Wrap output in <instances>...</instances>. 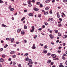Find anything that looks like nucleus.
<instances>
[{
  "instance_id": "1",
  "label": "nucleus",
  "mask_w": 67,
  "mask_h": 67,
  "mask_svg": "<svg viewBox=\"0 0 67 67\" xmlns=\"http://www.w3.org/2000/svg\"><path fill=\"white\" fill-rule=\"evenodd\" d=\"M51 56L53 58H55L57 57L56 55L55 54H52L51 55Z\"/></svg>"
},
{
  "instance_id": "2",
  "label": "nucleus",
  "mask_w": 67,
  "mask_h": 67,
  "mask_svg": "<svg viewBox=\"0 0 67 67\" xmlns=\"http://www.w3.org/2000/svg\"><path fill=\"white\" fill-rule=\"evenodd\" d=\"M49 36H50L51 39H53L54 38V36H53V35H52V34H50L49 35Z\"/></svg>"
},
{
  "instance_id": "3",
  "label": "nucleus",
  "mask_w": 67,
  "mask_h": 67,
  "mask_svg": "<svg viewBox=\"0 0 67 67\" xmlns=\"http://www.w3.org/2000/svg\"><path fill=\"white\" fill-rule=\"evenodd\" d=\"M4 61V59L3 58H1L0 59V62H3Z\"/></svg>"
},
{
  "instance_id": "4",
  "label": "nucleus",
  "mask_w": 67,
  "mask_h": 67,
  "mask_svg": "<svg viewBox=\"0 0 67 67\" xmlns=\"http://www.w3.org/2000/svg\"><path fill=\"white\" fill-rule=\"evenodd\" d=\"M34 10L35 11H39V9H38L37 8H34Z\"/></svg>"
},
{
  "instance_id": "5",
  "label": "nucleus",
  "mask_w": 67,
  "mask_h": 67,
  "mask_svg": "<svg viewBox=\"0 0 67 67\" xmlns=\"http://www.w3.org/2000/svg\"><path fill=\"white\" fill-rule=\"evenodd\" d=\"M21 35H24L25 34V32L24 31H21Z\"/></svg>"
},
{
  "instance_id": "6",
  "label": "nucleus",
  "mask_w": 67,
  "mask_h": 67,
  "mask_svg": "<svg viewBox=\"0 0 67 67\" xmlns=\"http://www.w3.org/2000/svg\"><path fill=\"white\" fill-rule=\"evenodd\" d=\"M28 15L30 16H33L34 14L33 13H30Z\"/></svg>"
},
{
  "instance_id": "7",
  "label": "nucleus",
  "mask_w": 67,
  "mask_h": 67,
  "mask_svg": "<svg viewBox=\"0 0 67 67\" xmlns=\"http://www.w3.org/2000/svg\"><path fill=\"white\" fill-rule=\"evenodd\" d=\"M63 64L62 63H60V65H59V67H64V66L63 65H62Z\"/></svg>"
},
{
  "instance_id": "8",
  "label": "nucleus",
  "mask_w": 67,
  "mask_h": 67,
  "mask_svg": "<svg viewBox=\"0 0 67 67\" xmlns=\"http://www.w3.org/2000/svg\"><path fill=\"white\" fill-rule=\"evenodd\" d=\"M21 31V29H18L17 31V32L19 33Z\"/></svg>"
},
{
  "instance_id": "9",
  "label": "nucleus",
  "mask_w": 67,
  "mask_h": 67,
  "mask_svg": "<svg viewBox=\"0 0 67 67\" xmlns=\"http://www.w3.org/2000/svg\"><path fill=\"white\" fill-rule=\"evenodd\" d=\"M54 31L55 32V33L56 34H57L58 32V30H54Z\"/></svg>"
},
{
  "instance_id": "10",
  "label": "nucleus",
  "mask_w": 67,
  "mask_h": 67,
  "mask_svg": "<svg viewBox=\"0 0 67 67\" xmlns=\"http://www.w3.org/2000/svg\"><path fill=\"white\" fill-rule=\"evenodd\" d=\"M31 2H32V1L31 0H29V1L28 2H27V3L28 4H30Z\"/></svg>"
},
{
  "instance_id": "11",
  "label": "nucleus",
  "mask_w": 67,
  "mask_h": 67,
  "mask_svg": "<svg viewBox=\"0 0 67 67\" xmlns=\"http://www.w3.org/2000/svg\"><path fill=\"white\" fill-rule=\"evenodd\" d=\"M53 60H59V59L58 58H53Z\"/></svg>"
},
{
  "instance_id": "12",
  "label": "nucleus",
  "mask_w": 67,
  "mask_h": 67,
  "mask_svg": "<svg viewBox=\"0 0 67 67\" xmlns=\"http://www.w3.org/2000/svg\"><path fill=\"white\" fill-rule=\"evenodd\" d=\"M2 27H7V26L5 25H4V24H2Z\"/></svg>"
},
{
  "instance_id": "13",
  "label": "nucleus",
  "mask_w": 67,
  "mask_h": 67,
  "mask_svg": "<svg viewBox=\"0 0 67 67\" xmlns=\"http://www.w3.org/2000/svg\"><path fill=\"white\" fill-rule=\"evenodd\" d=\"M6 55L4 54L2 55V57L3 58H4L5 57Z\"/></svg>"
},
{
  "instance_id": "14",
  "label": "nucleus",
  "mask_w": 67,
  "mask_h": 67,
  "mask_svg": "<svg viewBox=\"0 0 67 67\" xmlns=\"http://www.w3.org/2000/svg\"><path fill=\"white\" fill-rule=\"evenodd\" d=\"M14 53H15V52L14 51H11V52H10V53L11 54H14Z\"/></svg>"
},
{
  "instance_id": "15",
  "label": "nucleus",
  "mask_w": 67,
  "mask_h": 67,
  "mask_svg": "<svg viewBox=\"0 0 67 67\" xmlns=\"http://www.w3.org/2000/svg\"><path fill=\"white\" fill-rule=\"evenodd\" d=\"M62 26V25L60 23H59L58 24V26H59V27H61Z\"/></svg>"
},
{
  "instance_id": "16",
  "label": "nucleus",
  "mask_w": 67,
  "mask_h": 67,
  "mask_svg": "<svg viewBox=\"0 0 67 67\" xmlns=\"http://www.w3.org/2000/svg\"><path fill=\"white\" fill-rule=\"evenodd\" d=\"M43 52L44 53H47V50H44V51H43Z\"/></svg>"
},
{
  "instance_id": "17",
  "label": "nucleus",
  "mask_w": 67,
  "mask_h": 67,
  "mask_svg": "<svg viewBox=\"0 0 67 67\" xmlns=\"http://www.w3.org/2000/svg\"><path fill=\"white\" fill-rule=\"evenodd\" d=\"M14 38H12L11 40V43H12L13 42H14Z\"/></svg>"
},
{
  "instance_id": "18",
  "label": "nucleus",
  "mask_w": 67,
  "mask_h": 67,
  "mask_svg": "<svg viewBox=\"0 0 67 67\" xmlns=\"http://www.w3.org/2000/svg\"><path fill=\"white\" fill-rule=\"evenodd\" d=\"M51 62V60H49L48 62H47V63L48 64H49Z\"/></svg>"
},
{
  "instance_id": "19",
  "label": "nucleus",
  "mask_w": 67,
  "mask_h": 67,
  "mask_svg": "<svg viewBox=\"0 0 67 67\" xmlns=\"http://www.w3.org/2000/svg\"><path fill=\"white\" fill-rule=\"evenodd\" d=\"M31 29H32V30H34L35 29V27L34 26H31Z\"/></svg>"
},
{
  "instance_id": "20",
  "label": "nucleus",
  "mask_w": 67,
  "mask_h": 67,
  "mask_svg": "<svg viewBox=\"0 0 67 67\" xmlns=\"http://www.w3.org/2000/svg\"><path fill=\"white\" fill-rule=\"evenodd\" d=\"M31 48L33 49H35L36 48V47L35 46H33V47H32Z\"/></svg>"
},
{
  "instance_id": "21",
  "label": "nucleus",
  "mask_w": 67,
  "mask_h": 67,
  "mask_svg": "<svg viewBox=\"0 0 67 67\" xmlns=\"http://www.w3.org/2000/svg\"><path fill=\"white\" fill-rule=\"evenodd\" d=\"M66 37H67V35H64V38H66Z\"/></svg>"
},
{
  "instance_id": "22",
  "label": "nucleus",
  "mask_w": 67,
  "mask_h": 67,
  "mask_svg": "<svg viewBox=\"0 0 67 67\" xmlns=\"http://www.w3.org/2000/svg\"><path fill=\"white\" fill-rule=\"evenodd\" d=\"M29 58L28 57L26 58L25 60V61H27L29 60Z\"/></svg>"
},
{
  "instance_id": "23",
  "label": "nucleus",
  "mask_w": 67,
  "mask_h": 67,
  "mask_svg": "<svg viewBox=\"0 0 67 67\" xmlns=\"http://www.w3.org/2000/svg\"><path fill=\"white\" fill-rule=\"evenodd\" d=\"M0 3L1 4L3 3V2L1 0H0Z\"/></svg>"
},
{
  "instance_id": "24",
  "label": "nucleus",
  "mask_w": 67,
  "mask_h": 67,
  "mask_svg": "<svg viewBox=\"0 0 67 67\" xmlns=\"http://www.w3.org/2000/svg\"><path fill=\"white\" fill-rule=\"evenodd\" d=\"M28 55V53H26L24 55V56L25 57H27Z\"/></svg>"
},
{
  "instance_id": "25",
  "label": "nucleus",
  "mask_w": 67,
  "mask_h": 67,
  "mask_svg": "<svg viewBox=\"0 0 67 67\" xmlns=\"http://www.w3.org/2000/svg\"><path fill=\"white\" fill-rule=\"evenodd\" d=\"M21 66V64H19L18 65V67H22Z\"/></svg>"
},
{
  "instance_id": "26",
  "label": "nucleus",
  "mask_w": 67,
  "mask_h": 67,
  "mask_svg": "<svg viewBox=\"0 0 67 67\" xmlns=\"http://www.w3.org/2000/svg\"><path fill=\"white\" fill-rule=\"evenodd\" d=\"M62 58L63 60H65V58L64 57V56H62Z\"/></svg>"
},
{
  "instance_id": "27",
  "label": "nucleus",
  "mask_w": 67,
  "mask_h": 67,
  "mask_svg": "<svg viewBox=\"0 0 67 67\" xmlns=\"http://www.w3.org/2000/svg\"><path fill=\"white\" fill-rule=\"evenodd\" d=\"M58 35L59 36H61V34L60 33H58Z\"/></svg>"
},
{
  "instance_id": "28",
  "label": "nucleus",
  "mask_w": 67,
  "mask_h": 67,
  "mask_svg": "<svg viewBox=\"0 0 67 67\" xmlns=\"http://www.w3.org/2000/svg\"><path fill=\"white\" fill-rule=\"evenodd\" d=\"M24 27L25 29H27V26L26 25H24Z\"/></svg>"
},
{
  "instance_id": "29",
  "label": "nucleus",
  "mask_w": 67,
  "mask_h": 67,
  "mask_svg": "<svg viewBox=\"0 0 67 67\" xmlns=\"http://www.w3.org/2000/svg\"><path fill=\"white\" fill-rule=\"evenodd\" d=\"M16 57V55H13L12 57L13 58H15Z\"/></svg>"
},
{
  "instance_id": "30",
  "label": "nucleus",
  "mask_w": 67,
  "mask_h": 67,
  "mask_svg": "<svg viewBox=\"0 0 67 67\" xmlns=\"http://www.w3.org/2000/svg\"><path fill=\"white\" fill-rule=\"evenodd\" d=\"M40 7L41 8L43 7V5L42 4H40Z\"/></svg>"
},
{
  "instance_id": "31",
  "label": "nucleus",
  "mask_w": 67,
  "mask_h": 67,
  "mask_svg": "<svg viewBox=\"0 0 67 67\" xmlns=\"http://www.w3.org/2000/svg\"><path fill=\"white\" fill-rule=\"evenodd\" d=\"M63 1L64 3H66L67 2V0H63Z\"/></svg>"
},
{
  "instance_id": "32",
  "label": "nucleus",
  "mask_w": 67,
  "mask_h": 67,
  "mask_svg": "<svg viewBox=\"0 0 67 67\" xmlns=\"http://www.w3.org/2000/svg\"><path fill=\"white\" fill-rule=\"evenodd\" d=\"M25 18V17H23V18L21 19V21H23L24 19Z\"/></svg>"
},
{
  "instance_id": "33",
  "label": "nucleus",
  "mask_w": 67,
  "mask_h": 67,
  "mask_svg": "<svg viewBox=\"0 0 67 67\" xmlns=\"http://www.w3.org/2000/svg\"><path fill=\"white\" fill-rule=\"evenodd\" d=\"M32 61V60L31 59H29V63H30Z\"/></svg>"
},
{
  "instance_id": "34",
  "label": "nucleus",
  "mask_w": 67,
  "mask_h": 67,
  "mask_svg": "<svg viewBox=\"0 0 67 67\" xmlns=\"http://www.w3.org/2000/svg\"><path fill=\"white\" fill-rule=\"evenodd\" d=\"M44 24H45V25H47L48 24L47 23V22H44Z\"/></svg>"
},
{
  "instance_id": "35",
  "label": "nucleus",
  "mask_w": 67,
  "mask_h": 67,
  "mask_svg": "<svg viewBox=\"0 0 67 67\" xmlns=\"http://www.w3.org/2000/svg\"><path fill=\"white\" fill-rule=\"evenodd\" d=\"M36 4L37 5H39L40 4V2H37Z\"/></svg>"
},
{
  "instance_id": "36",
  "label": "nucleus",
  "mask_w": 67,
  "mask_h": 67,
  "mask_svg": "<svg viewBox=\"0 0 67 67\" xmlns=\"http://www.w3.org/2000/svg\"><path fill=\"white\" fill-rule=\"evenodd\" d=\"M32 6V4H29L28 5V6H29V7H31Z\"/></svg>"
},
{
  "instance_id": "37",
  "label": "nucleus",
  "mask_w": 67,
  "mask_h": 67,
  "mask_svg": "<svg viewBox=\"0 0 67 67\" xmlns=\"http://www.w3.org/2000/svg\"><path fill=\"white\" fill-rule=\"evenodd\" d=\"M51 55V53H48L47 54V56H50Z\"/></svg>"
},
{
  "instance_id": "38",
  "label": "nucleus",
  "mask_w": 67,
  "mask_h": 67,
  "mask_svg": "<svg viewBox=\"0 0 67 67\" xmlns=\"http://www.w3.org/2000/svg\"><path fill=\"white\" fill-rule=\"evenodd\" d=\"M8 45L7 44H6V45L4 47V48H7V47H8Z\"/></svg>"
},
{
  "instance_id": "39",
  "label": "nucleus",
  "mask_w": 67,
  "mask_h": 67,
  "mask_svg": "<svg viewBox=\"0 0 67 67\" xmlns=\"http://www.w3.org/2000/svg\"><path fill=\"white\" fill-rule=\"evenodd\" d=\"M54 64V63L53 62H51V65H53V64Z\"/></svg>"
},
{
  "instance_id": "40",
  "label": "nucleus",
  "mask_w": 67,
  "mask_h": 67,
  "mask_svg": "<svg viewBox=\"0 0 67 67\" xmlns=\"http://www.w3.org/2000/svg\"><path fill=\"white\" fill-rule=\"evenodd\" d=\"M38 17L40 18H41V14H39L38 15Z\"/></svg>"
},
{
  "instance_id": "41",
  "label": "nucleus",
  "mask_w": 67,
  "mask_h": 67,
  "mask_svg": "<svg viewBox=\"0 0 67 67\" xmlns=\"http://www.w3.org/2000/svg\"><path fill=\"white\" fill-rule=\"evenodd\" d=\"M34 30L32 29L31 30H30V32H34Z\"/></svg>"
},
{
  "instance_id": "42",
  "label": "nucleus",
  "mask_w": 67,
  "mask_h": 67,
  "mask_svg": "<svg viewBox=\"0 0 67 67\" xmlns=\"http://www.w3.org/2000/svg\"><path fill=\"white\" fill-rule=\"evenodd\" d=\"M50 13L51 14H53V12H52V10H51L50 12Z\"/></svg>"
},
{
  "instance_id": "43",
  "label": "nucleus",
  "mask_w": 67,
  "mask_h": 67,
  "mask_svg": "<svg viewBox=\"0 0 67 67\" xmlns=\"http://www.w3.org/2000/svg\"><path fill=\"white\" fill-rule=\"evenodd\" d=\"M49 9L48 7H47L46 8H45V10H49Z\"/></svg>"
},
{
  "instance_id": "44",
  "label": "nucleus",
  "mask_w": 67,
  "mask_h": 67,
  "mask_svg": "<svg viewBox=\"0 0 67 67\" xmlns=\"http://www.w3.org/2000/svg\"><path fill=\"white\" fill-rule=\"evenodd\" d=\"M62 14L64 15L65 16H66L64 14V13H63V12L62 13Z\"/></svg>"
},
{
  "instance_id": "45",
  "label": "nucleus",
  "mask_w": 67,
  "mask_h": 67,
  "mask_svg": "<svg viewBox=\"0 0 67 67\" xmlns=\"http://www.w3.org/2000/svg\"><path fill=\"white\" fill-rule=\"evenodd\" d=\"M11 7H12L11 5H10L9 7V9H11Z\"/></svg>"
},
{
  "instance_id": "46",
  "label": "nucleus",
  "mask_w": 67,
  "mask_h": 67,
  "mask_svg": "<svg viewBox=\"0 0 67 67\" xmlns=\"http://www.w3.org/2000/svg\"><path fill=\"white\" fill-rule=\"evenodd\" d=\"M42 28H40L38 29V31H41L42 30Z\"/></svg>"
},
{
  "instance_id": "47",
  "label": "nucleus",
  "mask_w": 67,
  "mask_h": 67,
  "mask_svg": "<svg viewBox=\"0 0 67 67\" xmlns=\"http://www.w3.org/2000/svg\"><path fill=\"white\" fill-rule=\"evenodd\" d=\"M57 52L58 53H60L61 52V51L59 50H58V51H57Z\"/></svg>"
},
{
  "instance_id": "48",
  "label": "nucleus",
  "mask_w": 67,
  "mask_h": 67,
  "mask_svg": "<svg viewBox=\"0 0 67 67\" xmlns=\"http://www.w3.org/2000/svg\"><path fill=\"white\" fill-rule=\"evenodd\" d=\"M57 17L58 18H59L60 17V16L59 15H57Z\"/></svg>"
},
{
  "instance_id": "49",
  "label": "nucleus",
  "mask_w": 67,
  "mask_h": 67,
  "mask_svg": "<svg viewBox=\"0 0 67 67\" xmlns=\"http://www.w3.org/2000/svg\"><path fill=\"white\" fill-rule=\"evenodd\" d=\"M14 10V8H11V9H10V10H11V11H13Z\"/></svg>"
},
{
  "instance_id": "50",
  "label": "nucleus",
  "mask_w": 67,
  "mask_h": 67,
  "mask_svg": "<svg viewBox=\"0 0 67 67\" xmlns=\"http://www.w3.org/2000/svg\"><path fill=\"white\" fill-rule=\"evenodd\" d=\"M47 46H46V45H45V46L44 47V48H46V49H47Z\"/></svg>"
},
{
  "instance_id": "51",
  "label": "nucleus",
  "mask_w": 67,
  "mask_h": 67,
  "mask_svg": "<svg viewBox=\"0 0 67 67\" xmlns=\"http://www.w3.org/2000/svg\"><path fill=\"white\" fill-rule=\"evenodd\" d=\"M13 65H15L16 64V63L15 62H13Z\"/></svg>"
},
{
  "instance_id": "52",
  "label": "nucleus",
  "mask_w": 67,
  "mask_h": 67,
  "mask_svg": "<svg viewBox=\"0 0 67 67\" xmlns=\"http://www.w3.org/2000/svg\"><path fill=\"white\" fill-rule=\"evenodd\" d=\"M66 56V54H64L63 55V57H64V56Z\"/></svg>"
},
{
  "instance_id": "53",
  "label": "nucleus",
  "mask_w": 67,
  "mask_h": 67,
  "mask_svg": "<svg viewBox=\"0 0 67 67\" xmlns=\"http://www.w3.org/2000/svg\"><path fill=\"white\" fill-rule=\"evenodd\" d=\"M24 42L25 43H26L27 42V41L26 40H24Z\"/></svg>"
},
{
  "instance_id": "54",
  "label": "nucleus",
  "mask_w": 67,
  "mask_h": 67,
  "mask_svg": "<svg viewBox=\"0 0 67 67\" xmlns=\"http://www.w3.org/2000/svg\"><path fill=\"white\" fill-rule=\"evenodd\" d=\"M51 21H53V19L52 18H51Z\"/></svg>"
},
{
  "instance_id": "55",
  "label": "nucleus",
  "mask_w": 67,
  "mask_h": 67,
  "mask_svg": "<svg viewBox=\"0 0 67 67\" xmlns=\"http://www.w3.org/2000/svg\"><path fill=\"white\" fill-rule=\"evenodd\" d=\"M3 50V49L2 48H1L0 50V52H2Z\"/></svg>"
},
{
  "instance_id": "56",
  "label": "nucleus",
  "mask_w": 67,
  "mask_h": 67,
  "mask_svg": "<svg viewBox=\"0 0 67 67\" xmlns=\"http://www.w3.org/2000/svg\"><path fill=\"white\" fill-rule=\"evenodd\" d=\"M51 18H49V19L48 20V21H50L51 20Z\"/></svg>"
},
{
  "instance_id": "57",
  "label": "nucleus",
  "mask_w": 67,
  "mask_h": 67,
  "mask_svg": "<svg viewBox=\"0 0 67 67\" xmlns=\"http://www.w3.org/2000/svg\"><path fill=\"white\" fill-rule=\"evenodd\" d=\"M59 20H60L61 21H62V19L61 18H59Z\"/></svg>"
},
{
  "instance_id": "58",
  "label": "nucleus",
  "mask_w": 67,
  "mask_h": 67,
  "mask_svg": "<svg viewBox=\"0 0 67 67\" xmlns=\"http://www.w3.org/2000/svg\"><path fill=\"white\" fill-rule=\"evenodd\" d=\"M37 36L36 35H35L34 37V38H36Z\"/></svg>"
},
{
  "instance_id": "59",
  "label": "nucleus",
  "mask_w": 67,
  "mask_h": 67,
  "mask_svg": "<svg viewBox=\"0 0 67 67\" xmlns=\"http://www.w3.org/2000/svg\"><path fill=\"white\" fill-rule=\"evenodd\" d=\"M13 46L14 47H16V45L15 44H14L13 45Z\"/></svg>"
},
{
  "instance_id": "60",
  "label": "nucleus",
  "mask_w": 67,
  "mask_h": 67,
  "mask_svg": "<svg viewBox=\"0 0 67 67\" xmlns=\"http://www.w3.org/2000/svg\"><path fill=\"white\" fill-rule=\"evenodd\" d=\"M44 13V14L45 15H47V14H46V12H45Z\"/></svg>"
},
{
  "instance_id": "61",
  "label": "nucleus",
  "mask_w": 67,
  "mask_h": 67,
  "mask_svg": "<svg viewBox=\"0 0 67 67\" xmlns=\"http://www.w3.org/2000/svg\"><path fill=\"white\" fill-rule=\"evenodd\" d=\"M27 10H24V12H27Z\"/></svg>"
},
{
  "instance_id": "62",
  "label": "nucleus",
  "mask_w": 67,
  "mask_h": 67,
  "mask_svg": "<svg viewBox=\"0 0 67 67\" xmlns=\"http://www.w3.org/2000/svg\"><path fill=\"white\" fill-rule=\"evenodd\" d=\"M62 48V47H59V49H60Z\"/></svg>"
},
{
  "instance_id": "63",
  "label": "nucleus",
  "mask_w": 67,
  "mask_h": 67,
  "mask_svg": "<svg viewBox=\"0 0 67 67\" xmlns=\"http://www.w3.org/2000/svg\"><path fill=\"white\" fill-rule=\"evenodd\" d=\"M40 44L41 45V46H43V44H41V43H40Z\"/></svg>"
},
{
  "instance_id": "64",
  "label": "nucleus",
  "mask_w": 67,
  "mask_h": 67,
  "mask_svg": "<svg viewBox=\"0 0 67 67\" xmlns=\"http://www.w3.org/2000/svg\"><path fill=\"white\" fill-rule=\"evenodd\" d=\"M65 45V43H63V46H64Z\"/></svg>"
}]
</instances>
